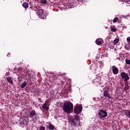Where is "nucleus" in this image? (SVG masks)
<instances>
[{"mask_svg": "<svg viewBox=\"0 0 130 130\" xmlns=\"http://www.w3.org/2000/svg\"><path fill=\"white\" fill-rule=\"evenodd\" d=\"M128 116L129 117H130V111L129 110L128 111Z\"/></svg>", "mask_w": 130, "mask_h": 130, "instance_id": "7c9ffc66", "label": "nucleus"}, {"mask_svg": "<svg viewBox=\"0 0 130 130\" xmlns=\"http://www.w3.org/2000/svg\"><path fill=\"white\" fill-rule=\"evenodd\" d=\"M6 76H10V72H7V73H6Z\"/></svg>", "mask_w": 130, "mask_h": 130, "instance_id": "c756f323", "label": "nucleus"}, {"mask_svg": "<svg viewBox=\"0 0 130 130\" xmlns=\"http://www.w3.org/2000/svg\"><path fill=\"white\" fill-rule=\"evenodd\" d=\"M118 42H119V39L116 38L114 40L113 43L114 44H117Z\"/></svg>", "mask_w": 130, "mask_h": 130, "instance_id": "aec40b11", "label": "nucleus"}, {"mask_svg": "<svg viewBox=\"0 0 130 130\" xmlns=\"http://www.w3.org/2000/svg\"><path fill=\"white\" fill-rule=\"evenodd\" d=\"M127 42L128 43V44H130V37H127L126 39Z\"/></svg>", "mask_w": 130, "mask_h": 130, "instance_id": "bb28decb", "label": "nucleus"}, {"mask_svg": "<svg viewBox=\"0 0 130 130\" xmlns=\"http://www.w3.org/2000/svg\"><path fill=\"white\" fill-rule=\"evenodd\" d=\"M39 101H41V98H39Z\"/></svg>", "mask_w": 130, "mask_h": 130, "instance_id": "473e14b6", "label": "nucleus"}, {"mask_svg": "<svg viewBox=\"0 0 130 130\" xmlns=\"http://www.w3.org/2000/svg\"><path fill=\"white\" fill-rule=\"evenodd\" d=\"M74 109V105L73 103H65L63 105V110L64 112H67V113H72L73 112V110Z\"/></svg>", "mask_w": 130, "mask_h": 130, "instance_id": "f257e3e1", "label": "nucleus"}, {"mask_svg": "<svg viewBox=\"0 0 130 130\" xmlns=\"http://www.w3.org/2000/svg\"><path fill=\"white\" fill-rule=\"evenodd\" d=\"M98 117L100 118H103L107 116V112L103 110H100L98 112Z\"/></svg>", "mask_w": 130, "mask_h": 130, "instance_id": "20e7f679", "label": "nucleus"}, {"mask_svg": "<svg viewBox=\"0 0 130 130\" xmlns=\"http://www.w3.org/2000/svg\"><path fill=\"white\" fill-rule=\"evenodd\" d=\"M79 4H80V5H82V4H84L85 3V1L83 0H78Z\"/></svg>", "mask_w": 130, "mask_h": 130, "instance_id": "a878e982", "label": "nucleus"}, {"mask_svg": "<svg viewBox=\"0 0 130 130\" xmlns=\"http://www.w3.org/2000/svg\"><path fill=\"white\" fill-rule=\"evenodd\" d=\"M41 3L43 4H46L47 3V1L46 0H41Z\"/></svg>", "mask_w": 130, "mask_h": 130, "instance_id": "5701e85b", "label": "nucleus"}, {"mask_svg": "<svg viewBox=\"0 0 130 130\" xmlns=\"http://www.w3.org/2000/svg\"><path fill=\"white\" fill-rule=\"evenodd\" d=\"M36 9L35 10V11H36V12H37L38 11L37 14L38 15L39 18H41V19H45V18H46L45 15H44V12L43 11V10L40 9V7H37Z\"/></svg>", "mask_w": 130, "mask_h": 130, "instance_id": "7ed1b4c3", "label": "nucleus"}, {"mask_svg": "<svg viewBox=\"0 0 130 130\" xmlns=\"http://www.w3.org/2000/svg\"><path fill=\"white\" fill-rule=\"evenodd\" d=\"M118 20H119L118 17H115V18H114L113 22V23H116V22H117Z\"/></svg>", "mask_w": 130, "mask_h": 130, "instance_id": "4be33fe9", "label": "nucleus"}, {"mask_svg": "<svg viewBox=\"0 0 130 130\" xmlns=\"http://www.w3.org/2000/svg\"><path fill=\"white\" fill-rule=\"evenodd\" d=\"M95 43L97 45H101L103 43V39L101 38L97 39L95 41Z\"/></svg>", "mask_w": 130, "mask_h": 130, "instance_id": "9b49d317", "label": "nucleus"}, {"mask_svg": "<svg viewBox=\"0 0 130 130\" xmlns=\"http://www.w3.org/2000/svg\"><path fill=\"white\" fill-rule=\"evenodd\" d=\"M29 123V120L28 119H23L21 122L19 123V124H23V125H27Z\"/></svg>", "mask_w": 130, "mask_h": 130, "instance_id": "6e6552de", "label": "nucleus"}, {"mask_svg": "<svg viewBox=\"0 0 130 130\" xmlns=\"http://www.w3.org/2000/svg\"><path fill=\"white\" fill-rule=\"evenodd\" d=\"M34 119H35L36 120H38L37 117H34Z\"/></svg>", "mask_w": 130, "mask_h": 130, "instance_id": "2f4dec72", "label": "nucleus"}, {"mask_svg": "<svg viewBox=\"0 0 130 130\" xmlns=\"http://www.w3.org/2000/svg\"><path fill=\"white\" fill-rule=\"evenodd\" d=\"M27 86V82H26V81H24L21 85V87L22 88V89H24V88H25V87H26Z\"/></svg>", "mask_w": 130, "mask_h": 130, "instance_id": "f3484780", "label": "nucleus"}, {"mask_svg": "<svg viewBox=\"0 0 130 130\" xmlns=\"http://www.w3.org/2000/svg\"><path fill=\"white\" fill-rule=\"evenodd\" d=\"M104 97H106V98L107 97V98L112 99L111 95H110L109 92L107 90H105L104 91Z\"/></svg>", "mask_w": 130, "mask_h": 130, "instance_id": "1a4fd4ad", "label": "nucleus"}, {"mask_svg": "<svg viewBox=\"0 0 130 130\" xmlns=\"http://www.w3.org/2000/svg\"><path fill=\"white\" fill-rule=\"evenodd\" d=\"M112 71H113V74H114V75H117V74H118V68H117L115 66H113L112 67Z\"/></svg>", "mask_w": 130, "mask_h": 130, "instance_id": "9d476101", "label": "nucleus"}, {"mask_svg": "<svg viewBox=\"0 0 130 130\" xmlns=\"http://www.w3.org/2000/svg\"><path fill=\"white\" fill-rule=\"evenodd\" d=\"M80 124L79 123V125H80Z\"/></svg>", "mask_w": 130, "mask_h": 130, "instance_id": "e433bc0d", "label": "nucleus"}, {"mask_svg": "<svg viewBox=\"0 0 130 130\" xmlns=\"http://www.w3.org/2000/svg\"><path fill=\"white\" fill-rule=\"evenodd\" d=\"M22 6L24 9H28V7H29V4L27 2H24L22 4Z\"/></svg>", "mask_w": 130, "mask_h": 130, "instance_id": "4468645a", "label": "nucleus"}, {"mask_svg": "<svg viewBox=\"0 0 130 130\" xmlns=\"http://www.w3.org/2000/svg\"><path fill=\"white\" fill-rule=\"evenodd\" d=\"M110 28H111V31H112V32H116V31H117V29L113 27L112 25L110 26Z\"/></svg>", "mask_w": 130, "mask_h": 130, "instance_id": "a211bd4d", "label": "nucleus"}, {"mask_svg": "<svg viewBox=\"0 0 130 130\" xmlns=\"http://www.w3.org/2000/svg\"><path fill=\"white\" fill-rule=\"evenodd\" d=\"M28 116L30 117H33L34 116H37V114H36V112L34 110L29 111Z\"/></svg>", "mask_w": 130, "mask_h": 130, "instance_id": "0eeeda50", "label": "nucleus"}, {"mask_svg": "<svg viewBox=\"0 0 130 130\" xmlns=\"http://www.w3.org/2000/svg\"><path fill=\"white\" fill-rule=\"evenodd\" d=\"M125 48L127 50H128L129 49V45H128V44H126L125 46Z\"/></svg>", "mask_w": 130, "mask_h": 130, "instance_id": "393cba45", "label": "nucleus"}, {"mask_svg": "<svg viewBox=\"0 0 130 130\" xmlns=\"http://www.w3.org/2000/svg\"><path fill=\"white\" fill-rule=\"evenodd\" d=\"M6 79H7L8 83H10L12 85H13V84H14V82L13 81V79H12V77H7Z\"/></svg>", "mask_w": 130, "mask_h": 130, "instance_id": "ddd939ff", "label": "nucleus"}, {"mask_svg": "<svg viewBox=\"0 0 130 130\" xmlns=\"http://www.w3.org/2000/svg\"><path fill=\"white\" fill-rule=\"evenodd\" d=\"M18 71H21V68L20 69H18Z\"/></svg>", "mask_w": 130, "mask_h": 130, "instance_id": "f704fd0d", "label": "nucleus"}, {"mask_svg": "<svg viewBox=\"0 0 130 130\" xmlns=\"http://www.w3.org/2000/svg\"><path fill=\"white\" fill-rule=\"evenodd\" d=\"M18 82H21V81H22V78H21V77L19 76L18 77Z\"/></svg>", "mask_w": 130, "mask_h": 130, "instance_id": "c85d7f7f", "label": "nucleus"}, {"mask_svg": "<svg viewBox=\"0 0 130 130\" xmlns=\"http://www.w3.org/2000/svg\"><path fill=\"white\" fill-rule=\"evenodd\" d=\"M40 130H45V127L43 126H42L40 127Z\"/></svg>", "mask_w": 130, "mask_h": 130, "instance_id": "cd10ccee", "label": "nucleus"}, {"mask_svg": "<svg viewBox=\"0 0 130 130\" xmlns=\"http://www.w3.org/2000/svg\"><path fill=\"white\" fill-rule=\"evenodd\" d=\"M125 62L126 64H130V59H125Z\"/></svg>", "mask_w": 130, "mask_h": 130, "instance_id": "b1692460", "label": "nucleus"}, {"mask_svg": "<svg viewBox=\"0 0 130 130\" xmlns=\"http://www.w3.org/2000/svg\"><path fill=\"white\" fill-rule=\"evenodd\" d=\"M98 60H96V61H97Z\"/></svg>", "mask_w": 130, "mask_h": 130, "instance_id": "c9c22d12", "label": "nucleus"}, {"mask_svg": "<svg viewBox=\"0 0 130 130\" xmlns=\"http://www.w3.org/2000/svg\"><path fill=\"white\" fill-rule=\"evenodd\" d=\"M47 130H56L55 127L52 125V124H50L47 128Z\"/></svg>", "mask_w": 130, "mask_h": 130, "instance_id": "f8f14e48", "label": "nucleus"}, {"mask_svg": "<svg viewBox=\"0 0 130 130\" xmlns=\"http://www.w3.org/2000/svg\"><path fill=\"white\" fill-rule=\"evenodd\" d=\"M43 108H44V109H46V110H48L49 107H47V104L45 103L42 106Z\"/></svg>", "mask_w": 130, "mask_h": 130, "instance_id": "dca6fc26", "label": "nucleus"}, {"mask_svg": "<svg viewBox=\"0 0 130 130\" xmlns=\"http://www.w3.org/2000/svg\"><path fill=\"white\" fill-rule=\"evenodd\" d=\"M129 89V87L128 86V84H125V90L126 91Z\"/></svg>", "mask_w": 130, "mask_h": 130, "instance_id": "412c9836", "label": "nucleus"}, {"mask_svg": "<svg viewBox=\"0 0 130 130\" xmlns=\"http://www.w3.org/2000/svg\"><path fill=\"white\" fill-rule=\"evenodd\" d=\"M64 75V74H58L57 78L55 80V83L57 85H59V83L61 82L60 85L62 86H63L64 85V81H66V79H64V76H63ZM62 80V81H61Z\"/></svg>", "mask_w": 130, "mask_h": 130, "instance_id": "f03ea898", "label": "nucleus"}, {"mask_svg": "<svg viewBox=\"0 0 130 130\" xmlns=\"http://www.w3.org/2000/svg\"><path fill=\"white\" fill-rule=\"evenodd\" d=\"M120 76L122 80H124V82H127V81L129 80V76H128V74H126L125 72H122L120 74Z\"/></svg>", "mask_w": 130, "mask_h": 130, "instance_id": "39448f33", "label": "nucleus"}, {"mask_svg": "<svg viewBox=\"0 0 130 130\" xmlns=\"http://www.w3.org/2000/svg\"><path fill=\"white\" fill-rule=\"evenodd\" d=\"M73 119H75V120L76 121H78V120L80 119V116L76 115Z\"/></svg>", "mask_w": 130, "mask_h": 130, "instance_id": "6ab92c4d", "label": "nucleus"}, {"mask_svg": "<svg viewBox=\"0 0 130 130\" xmlns=\"http://www.w3.org/2000/svg\"><path fill=\"white\" fill-rule=\"evenodd\" d=\"M71 122H72V123L73 124V125H74V126H77V125H78V123L77 122V121H76L75 120V119H72L71 120Z\"/></svg>", "mask_w": 130, "mask_h": 130, "instance_id": "2eb2a0df", "label": "nucleus"}, {"mask_svg": "<svg viewBox=\"0 0 130 130\" xmlns=\"http://www.w3.org/2000/svg\"><path fill=\"white\" fill-rule=\"evenodd\" d=\"M74 112L75 113H77V114H79V113L82 112V107L80 106L75 107Z\"/></svg>", "mask_w": 130, "mask_h": 130, "instance_id": "423d86ee", "label": "nucleus"}, {"mask_svg": "<svg viewBox=\"0 0 130 130\" xmlns=\"http://www.w3.org/2000/svg\"><path fill=\"white\" fill-rule=\"evenodd\" d=\"M10 55V53H8V54H7V56H9V55Z\"/></svg>", "mask_w": 130, "mask_h": 130, "instance_id": "72a5a7b5", "label": "nucleus"}]
</instances>
